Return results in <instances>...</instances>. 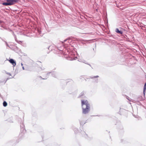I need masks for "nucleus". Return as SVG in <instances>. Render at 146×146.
I'll use <instances>...</instances> for the list:
<instances>
[{
  "instance_id": "f257e3e1",
  "label": "nucleus",
  "mask_w": 146,
  "mask_h": 146,
  "mask_svg": "<svg viewBox=\"0 0 146 146\" xmlns=\"http://www.w3.org/2000/svg\"><path fill=\"white\" fill-rule=\"evenodd\" d=\"M81 101L83 113L86 114L88 113L90 110V104L88 101L84 100H82Z\"/></svg>"
},
{
  "instance_id": "f03ea898",
  "label": "nucleus",
  "mask_w": 146,
  "mask_h": 146,
  "mask_svg": "<svg viewBox=\"0 0 146 146\" xmlns=\"http://www.w3.org/2000/svg\"><path fill=\"white\" fill-rule=\"evenodd\" d=\"M2 4L4 5H12L9 0H7V2L5 3H3Z\"/></svg>"
},
{
  "instance_id": "7ed1b4c3",
  "label": "nucleus",
  "mask_w": 146,
  "mask_h": 146,
  "mask_svg": "<svg viewBox=\"0 0 146 146\" xmlns=\"http://www.w3.org/2000/svg\"><path fill=\"white\" fill-rule=\"evenodd\" d=\"M9 62L12 64L14 66H15L16 65V62L13 59H11L9 60H8Z\"/></svg>"
},
{
  "instance_id": "20e7f679",
  "label": "nucleus",
  "mask_w": 146,
  "mask_h": 146,
  "mask_svg": "<svg viewBox=\"0 0 146 146\" xmlns=\"http://www.w3.org/2000/svg\"><path fill=\"white\" fill-rule=\"evenodd\" d=\"M19 0H9L12 5L17 2Z\"/></svg>"
},
{
  "instance_id": "39448f33",
  "label": "nucleus",
  "mask_w": 146,
  "mask_h": 146,
  "mask_svg": "<svg viewBox=\"0 0 146 146\" xmlns=\"http://www.w3.org/2000/svg\"><path fill=\"white\" fill-rule=\"evenodd\" d=\"M115 32L118 33H119V34H122L123 32L122 31H119V29L117 28L115 30Z\"/></svg>"
},
{
  "instance_id": "423d86ee",
  "label": "nucleus",
  "mask_w": 146,
  "mask_h": 146,
  "mask_svg": "<svg viewBox=\"0 0 146 146\" xmlns=\"http://www.w3.org/2000/svg\"><path fill=\"white\" fill-rule=\"evenodd\" d=\"M146 90V82L144 84V88H143V94H144V95L145 94Z\"/></svg>"
},
{
  "instance_id": "0eeeda50",
  "label": "nucleus",
  "mask_w": 146,
  "mask_h": 146,
  "mask_svg": "<svg viewBox=\"0 0 146 146\" xmlns=\"http://www.w3.org/2000/svg\"><path fill=\"white\" fill-rule=\"evenodd\" d=\"M7 102L5 101H4L3 103V105L4 106L6 107L7 106Z\"/></svg>"
},
{
  "instance_id": "6e6552de",
  "label": "nucleus",
  "mask_w": 146,
  "mask_h": 146,
  "mask_svg": "<svg viewBox=\"0 0 146 146\" xmlns=\"http://www.w3.org/2000/svg\"><path fill=\"white\" fill-rule=\"evenodd\" d=\"M99 77V76H94L92 78H96Z\"/></svg>"
}]
</instances>
